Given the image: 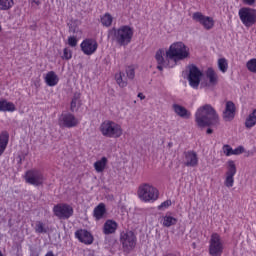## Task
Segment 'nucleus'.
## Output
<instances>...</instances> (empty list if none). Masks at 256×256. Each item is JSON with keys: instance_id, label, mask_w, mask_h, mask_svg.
Segmentation results:
<instances>
[{"instance_id": "obj_1", "label": "nucleus", "mask_w": 256, "mask_h": 256, "mask_svg": "<svg viewBox=\"0 0 256 256\" xmlns=\"http://www.w3.org/2000/svg\"><path fill=\"white\" fill-rule=\"evenodd\" d=\"M195 121L198 127H217L219 115L211 105L206 104L197 110Z\"/></svg>"}, {"instance_id": "obj_2", "label": "nucleus", "mask_w": 256, "mask_h": 256, "mask_svg": "<svg viewBox=\"0 0 256 256\" xmlns=\"http://www.w3.org/2000/svg\"><path fill=\"white\" fill-rule=\"evenodd\" d=\"M191 53L189 52V47L183 42L173 43L169 49L166 51L167 59H171L173 65H177V62L184 61V59H189Z\"/></svg>"}, {"instance_id": "obj_3", "label": "nucleus", "mask_w": 256, "mask_h": 256, "mask_svg": "<svg viewBox=\"0 0 256 256\" xmlns=\"http://www.w3.org/2000/svg\"><path fill=\"white\" fill-rule=\"evenodd\" d=\"M109 37H112V41H116L121 47L131 43L133 39V28L131 26L125 25L120 28H112L109 31Z\"/></svg>"}, {"instance_id": "obj_4", "label": "nucleus", "mask_w": 256, "mask_h": 256, "mask_svg": "<svg viewBox=\"0 0 256 256\" xmlns=\"http://www.w3.org/2000/svg\"><path fill=\"white\" fill-rule=\"evenodd\" d=\"M100 131L104 137L113 139H119V137L123 135V128H121V125L110 120H106L100 125Z\"/></svg>"}, {"instance_id": "obj_5", "label": "nucleus", "mask_w": 256, "mask_h": 256, "mask_svg": "<svg viewBox=\"0 0 256 256\" xmlns=\"http://www.w3.org/2000/svg\"><path fill=\"white\" fill-rule=\"evenodd\" d=\"M138 197L145 202L157 201L159 197V191H157L155 187L149 184H144L139 187Z\"/></svg>"}, {"instance_id": "obj_6", "label": "nucleus", "mask_w": 256, "mask_h": 256, "mask_svg": "<svg viewBox=\"0 0 256 256\" xmlns=\"http://www.w3.org/2000/svg\"><path fill=\"white\" fill-rule=\"evenodd\" d=\"M238 15L245 27H253L256 23V10L249 7H243L239 10Z\"/></svg>"}, {"instance_id": "obj_7", "label": "nucleus", "mask_w": 256, "mask_h": 256, "mask_svg": "<svg viewBox=\"0 0 256 256\" xmlns=\"http://www.w3.org/2000/svg\"><path fill=\"white\" fill-rule=\"evenodd\" d=\"M201 77H203V72H201L196 65H190L188 82L192 89H199V86L201 85Z\"/></svg>"}, {"instance_id": "obj_8", "label": "nucleus", "mask_w": 256, "mask_h": 256, "mask_svg": "<svg viewBox=\"0 0 256 256\" xmlns=\"http://www.w3.org/2000/svg\"><path fill=\"white\" fill-rule=\"evenodd\" d=\"M209 254L211 256L223 255V242L221 236L217 233H213L210 238Z\"/></svg>"}, {"instance_id": "obj_9", "label": "nucleus", "mask_w": 256, "mask_h": 256, "mask_svg": "<svg viewBox=\"0 0 256 256\" xmlns=\"http://www.w3.org/2000/svg\"><path fill=\"white\" fill-rule=\"evenodd\" d=\"M26 183L30 185H34V187H39V185H43V181H45V177L43 173L38 170H29L25 175Z\"/></svg>"}, {"instance_id": "obj_10", "label": "nucleus", "mask_w": 256, "mask_h": 256, "mask_svg": "<svg viewBox=\"0 0 256 256\" xmlns=\"http://www.w3.org/2000/svg\"><path fill=\"white\" fill-rule=\"evenodd\" d=\"M165 55V50L163 49H159L156 51V54H155V59H156V62H157V69L158 71H163V68H173L175 67V64H173V61H171V59L166 58L164 57Z\"/></svg>"}, {"instance_id": "obj_11", "label": "nucleus", "mask_w": 256, "mask_h": 256, "mask_svg": "<svg viewBox=\"0 0 256 256\" xmlns=\"http://www.w3.org/2000/svg\"><path fill=\"white\" fill-rule=\"evenodd\" d=\"M165 55V50L163 49H159L156 51V54H155V59H156V62H157V69L158 71H163V68H173L175 67V64H173V61H171V59L166 58L164 57Z\"/></svg>"}, {"instance_id": "obj_12", "label": "nucleus", "mask_w": 256, "mask_h": 256, "mask_svg": "<svg viewBox=\"0 0 256 256\" xmlns=\"http://www.w3.org/2000/svg\"><path fill=\"white\" fill-rule=\"evenodd\" d=\"M53 211L58 219H69L73 216V207L68 204H58L54 206Z\"/></svg>"}, {"instance_id": "obj_13", "label": "nucleus", "mask_w": 256, "mask_h": 256, "mask_svg": "<svg viewBox=\"0 0 256 256\" xmlns=\"http://www.w3.org/2000/svg\"><path fill=\"white\" fill-rule=\"evenodd\" d=\"M58 123L60 127H66L67 129H71L79 125V119H77L75 115L71 113H65L59 117Z\"/></svg>"}, {"instance_id": "obj_14", "label": "nucleus", "mask_w": 256, "mask_h": 256, "mask_svg": "<svg viewBox=\"0 0 256 256\" xmlns=\"http://www.w3.org/2000/svg\"><path fill=\"white\" fill-rule=\"evenodd\" d=\"M237 174V166L235 165V161L229 160L228 161V166H227V171H226V179L224 181L225 187H233V184L235 183V175Z\"/></svg>"}, {"instance_id": "obj_15", "label": "nucleus", "mask_w": 256, "mask_h": 256, "mask_svg": "<svg viewBox=\"0 0 256 256\" xmlns=\"http://www.w3.org/2000/svg\"><path fill=\"white\" fill-rule=\"evenodd\" d=\"M192 19H194V21H197V23H200V25H203L204 29H207V31L213 29L215 25V21L213 20V18L203 15V13L201 12L194 13Z\"/></svg>"}, {"instance_id": "obj_16", "label": "nucleus", "mask_w": 256, "mask_h": 256, "mask_svg": "<svg viewBox=\"0 0 256 256\" xmlns=\"http://www.w3.org/2000/svg\"><path fill=\"white\" fill-rule=\"evenodd\" d=\"M135 233L133 231H128L126 233H122L120 237V241L126 251H131L137 244L135 241Z\"/></svg>"}, {"instance_id": "obj_17", "label": "nucleus", "mask_w": 256, "mask_h": 256, "mask_svg": "<svg viewBox=\"0 0 256 256\" xmlns=\"http://www.w3.org/2000/svg\"><path fill=\"white\" fill-rule=\"evenodd\" d=\"M206 77L209 83L201 82L200 84L201 89H205V87H215V85L219 83V76H217V73L215 72V70H213V68H208L206 70Z\"/></svg>"}, {"instance_id": "obj_18", "label": "nucleus", "mask_w": 256, "mask_h": 256, "mask_svg": "<svg viewBox=\"0 0 256 256\" xmlns=\"http://www.w3.org/2000/svg\"><path fill=\"white\" fill-rule=\"evenodd\" d=\"M80 47L84 55H93L97 51L98 44L94 39H86L81 43Z\"/></svg>"}, {"instance_id": "obj_19", "label": "nucleus", "mask_w": 256, "mask_h": 256, "mask_svg": "<svg viewBox=\"0 0 256 256\" xmlns=\"http://www.w3.org/2000/svg\"><path fill=\"white\" fill-rule=\"evenodd\" d=\"M75 237L80 243H84V245L93 244V235L87 230H77L75 232Z\"/></svg>"}, {"instance_id": "obj_20", "label": "nucleus", "mask_w": 256, "mask_h": 256, "mask_svg": "<svg viewBox=\"0 0 256 256\" xmlns=\"http://www.w3.org/2000/svg\"><path fill=\"white\" fill-rule=\"evenodd\" d=\"M237 108L235 107V103L233 101L226 102V107L223 112V119L226 121H233L235 119V111Z\"/></svg>"}, {"instance_id": "obj_21", "label": "nucleus", "mask_w": 256, "mask_h": 256, "mask_svg": "<svg viewBox=\"0 0 256 256\" xmlns=\"http://www.w3.org/2000/svg\"><path fill=\"white\" fill-rule=\"evenodd\" d=\"M186 167H197L199 164V158L197 157V153L195 151L184 152Z\"/></svg>"}, {"instance_id": "obj_22", "label": "nucleus", "mask_w": 256, "mask_h": 256, "mask_svg": "<svg viewBox=\"0 0 256 256\" xmlns=\"http://www.w3.org/2000/svg\"><path fill=\"white\" fill-rule=\"evenodd\" d=\"M172 109L178 117H181L182 119H189L191 117V112L187 110V108L179 105V104H173Z\"/></svg>"}, {"instance_id": "obj_23", "label": "nucleus", "mask_w": 256, "mask_h": 256, "mask_svg": "<svg viewBox=\"0 0 256 256\" xmlns=\"http://www.w3.org/2000/svg\"><path fill=\"white\" fill-rule=\"evenodd\" d=\"M107 215V208L105 207V204L100 203L98 204L93 211V217H95L96 221H101L103 217Z\"/></svg>"}, {"instance_id": "obj_24", "label": "nucleus", "mask_w": 256, "mask_h": 256, "mask_svg": "<svg viewBox=\"0 0 256 256\" xmlns=\"http://www.w3.org/2000/svg\"><path fill=\"white\" fill-rule=\"evenodd\" d=\"M117 231V222L113 220H107L104 223L103 233L104 235H111Z\"/></svg>"}, {"instance_id": "obj_25", "label": "nucleus", "mask_w": 256, "mask_h": 256, "mask_svg": "<svg viewBox=\"0 0 256 256\" xmlns=\"http://www.w3.org/2000/svg\"><path fill=\"white\" fill-rule=\"evenodd\" d=\"M45 81L49 87H55L59 83V77L53 71H50L46 74Z\"/></svg>"}, {"instance_id": "obj_26", "label": "nucleus", "mask_w": 256, "mask_h": 256, "mask_svg": "<svg viewBox=\"0 0 256 256\" xmlns=\"http://www.w3.org/2000/svg\"><path fill=\"white\" fill-rule=\"evenodd\" d=\"M15 104L13 102H8L7 100H0V111L11 112L15 111Z\"/></svg>"}, {"instance_id": "obj_27", "label": "nucleus", "mask_w": 256, "mask_h": 256, "mask_svg": "<svg viewBox=\"0 0 256 256\" xmlns=\"http://www.w3.org/2000/svg\"><path fill=\"white\" fill-rule=\"evenodd\" d=\"M255 125H256V109H254L252 113L249 114V116L246 118V121H245L246 129H251L252 127H255Z\"/></svg>"}, {"instance_id": "obj_28", "label": "nucleus", "mask_w": 256, "mask_h": 256, "mask_svg": "<svg viewBox=\"0 0 256 256\" xmlns=\"http://www.w3.org/2000/svg\"><path fill=\"white\" fill-rule=\"evenodd\" d=\"M9 143V134H1L0 135V157L5 153V149H7V144Z\"/></svg>"}, {"instance_id": "obj_29", "label": "nucleus", "mask_w": 256, "mask_h": 256, "mask_svg": "<svg viewBox=\"0 0 256 256\" xmlns=\"http://www.w3.org/2000/svg\"><path fill=\"white\" fill-rule=\"evenodd\" d=\"M106 165H107V158L102 157L101 160H98L94 163V168L97 171V173H103V171H105Z\"/></svg>"}, {"instance_id": "obj_30", "label": "nucleus", "mask_w": 256, "mask_h": 256, "mask_svg": "<svg viewBox=\"0 0 256 256\" xmlns=\"http://www.w3.org/2000/svg\"><path fill=\"white\" fill-rule=\"evenodd\" d=\"M115 79L119 87H122V88L127 87V77H125V73L120 72L115 74Z\"/></svg>"}, {"instance_id": "obj_31", "label": "nucleus", "mask_w": 256, "mask_h": 256, "mask_svg": "<svg viewBox=\"0 0 256 256\" xmlns=\"http://www.w3.org/2000/svg\"><path fill=\"white\" fill-rule=\"evenodd\" d=\"M162 225L164 227H172V225H177V218L166 215L163 217Z\"/></svg>"}, {"instance_id": "obj_32", "label": "nucleus", "mask_w": 256, "mask_h": 256, "mask_svg": "<svg viewBox=\"0 0 256 256\" xmlns=\"http://www.w3.org/2000/svg\"><path fill=\"white\" fill-rule=\"evenodd\" d=\"M15 5L13 0H0V11H9Z\"/></svg>"}, {"instance_id": "obj_33", "label": "nucleus", "mask_w": 256, "mask_h": 256, "mask_svg": "<svg viewBox=\"0 0 256 256\" xmlns=\"http://www.w3.org/2000/svg\"><path fill=\"white\" fill-rule=\"evenodd\" d=\"M101 23L104 25V27H111L113 23V16L111 14L106 13L102 18H101Z\"/></svg>"}, {"instance_id": "obj_34", "label": "nucleus", "mask_w": 256, "mask_h": 256, "mask_svg": "<svg viewBox=\"0 0 256 256\" xmlns=\"http://www.w3.org/2000/svg\"><path fill=\"white\" fill-rule=\"evenodd\" d=\"M218 69L222 72V73H227V69H229V64L227 63V59L225 58H220L218 60Z\"/></svg>"}, {"instance_id": "obj_35", "label": "nucleus", "mask_w": 256, "mask_h": 256, "mask_svg": "<svg viewBox=\"0 0 256 256\" xmlns=\"http://www.w3.org/2000/svg\"><path fill=\"white\" fill-rule=\"evenodd\" d=\"M246 67L251 73H256V58L249 60L246 63Z\"/></svg>"}, {"instance_id": "obj_36", "label": "nucleus", "mask_w": 256, "mask_h": 256, "mask_svg": "<svg viewBox=\"0 0 256 256\" xmlns=\"http://www.w3.org/2000/svg\"><path fill=\"white\" fill-rule=\"evenodd\" d=\"M36 233H47V228H45V224L41 221H38L35 226Z\"/></svg>"}, {"instance_id": "obj_37", "label": "nucleus", "mask_w": 256, "mask_h": 256, "mask_svg": "<svg viewBox=\"0 0 256 256\" xmlns=\"http://www.w3.org/2000/svg\"><path fill=\"white\" fill-rule=\"evenodd\" d=\"M126 75L131 81H133L135 79V68L128 66L126 68Z\"/></svg>"}, {"instance_id": "obj_38", "label": "nucleus", "mask_w": 256, "mask_h": 256, "mask_svg": "<svg viewBox=\"0 0 256 256\" xmlns=\"http://www.w3.org/2000/svg\"><path fill=\"white\" fill-rule=\"evenodd\" d=\"M222 149L226 157H231V155H233V148L229 144L224 145Z\"/></svg>"}, {"instance_id": "obj_39", "label": "nucleus", "mask_w": 256, "mask_h": 256, "mask_svg": "<svg viewBox=\"0 0 256 256\" xmlns=\"http://www.w3.org/2000/svg\"><path fill=\"white\" fill-rule=\"evenodd\" d=\"M77 101H79V96H74L70 104V111L72 113H75V110L77 109Z\"/></svg>"}, {"instance_id": "obj_40", "label": "nucleus", "mask_w": 256, "mask_h": 256, "mask_svg": "<svg viewBox=\"0 0 256 256\" xmlns=\"http://www.w3.org/2000/svg\"><path fill=\"white\" fill-rule=\"evenodd\" d=\"M72 57V53H71V50L69 48H65L63 50V56H62V59H66V61H69V59H71Z\"/></svg>"}, {"instance_id": "obj_41", "label": "nucleus", "mask_w": 256, "mask_h": 256, "mask_svg": "<svg viewBox=\"0 0 256 256\" xmlns=\"http://www.w3.org/2000/svg\"><path fill=\"white\" fill-rule=\"evenodd\" d=\"M245 153V148L243 146H238L234 150L232 149V155H241Z\"/></svg>"}, {"instance_id": "obj_42", "label": "nucleus", "mask_w": 256, "mask_h": 256, "mask_svg": "<svg viewBox=\"0 0 256 256\" xmlns=\"http://www.w3.org/2000/svg\"><path fill=\"white\" fill-rule=\"evenodd\" d=\"M167 207H171V200H166L161 203V205L158 206L159 211L163 209H167Z\"/></svg>"}, {"instance_id": "obj_43", "label": "nucleus", "mask_w": 256, "mask_h": 256, "mask_svg": "<svg viewBox=\"0 0 256 256\" xmlns=\"http://www.w3.org/2000/svg\"><path fill=\"white\" fill-rule=\"evenodd\" d=\"M68 45H70V47H77V38H75V36H70L68 38Z\"/></svg>"}, {"instance_id": "obj_44", "label": "nucleus", "mask_w": 256, "mask_h": 256, "mask_svg": "<svg viewBox=\"0 0 256 256\" xmlns=\"http://www.w3.org/2000/svg\"><path fill=\"white\" fill-rule=\"evenodd\" d=\"M245 5H255L256 0H242Z\"/></svg>"}, {"instance_id": "obj_45", "label": "nucleus", "mask_w": 256, "mask_h": 256, "mask_svg": "<svg viewBox=\"0 0 256 256\" xmlns=\"http://www.w3.org/2000/svg\"><path fill=\"white\" fill-rule=\"evenodd\" d=\"M69 32L70 33H77V28H73V26L69 27Z\"/></svg>"}, {"instance_id": "obj_46", "label": "nucleus", "mask_w": 256, "mask_h": 256, "mask_svg": "<svg viewBox=\"0 0 256 256\" xmlns=\"http://www.w3.org/2000/svg\"><path fill=\"white\" fill-rule=\"evenodd\" d=\"M29 1H31L32 3H35V5H40V1L39 0H29Z\"/></svg>"}, {"instance_id": "obj_47", "label": "nucleus", "mask_w": 256, "mask_h": 256, "mask_svg": "<svg viewBox=\"0 0 256 256\" xmlns=\"http://www.w3.org/2000/svg\"><path fill=\"white\" fill-rule=\"evenodd\" d=\"M138 97L141 100L145 99V95H143V93H138Z\"/></svg>"}, {"instance_id": "obj_48", "label": "nucleus", "mask_w": 256, "mask_h": 256, "mask_svg": "<svg viewBox=\"0 0 256 256\" xmlns=\"http://www.w3.org/2000/svg\"><path fill=\"white\" fill-rule=\"evenodd\" d=\"M206 133H207L208 135H211V133H213V129L208 128L207 131H206Z\"/></svg>"}, {"instance_id": "obj_49", "label": "nucleus", "mask_w": 256, "mask_h": 256, "mask_svg": "<svg viewBox=\"0 0 256 256\" xmlns=\"http://www.w3.org/2000/svg\"><path fill=\"white\" fill-rule=\"evenodd\" d=\"M172 145H173V143H169V144H168V147H172Z\"/></svg>"}]
</instances>
